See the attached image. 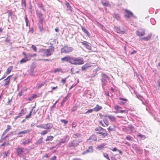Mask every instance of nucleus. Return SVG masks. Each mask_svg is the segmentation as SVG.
<instances>
[{
    "label": "nucleus",
    "mask_w": 160,
    "mask_h": 160,
    "mask_svg": "<svg viewBox=\"0 0 160 160\" xmlns=\"http://www.w3.org/2000/svg\"><path fill=\"white\" fill-rule=\"evenodd\" d=\"M60 121L62 122L64 124H67L68 122V121L67 120L64 119H61Z\"/></svg>",
    "instance_id": "obj_52"
},
{
    "label": "nucleus",
    "mask_w": 160,
    "mask_h": 160,
    "mask_svg": "<svg viewBox=\"0 0 160 160\" xmlns=\"http://www.w3.org/2000/svg\"><path fill=\"white\" fill-rule=\"evenodd\" d=\"M108 129L109 132L112 131H114L116 130V127L114 125L110 126L108 128Z\"/></svg>",
    "instance_id": "obj_21"
},
{
    "label": "nucleus",
    "mask_w": 160,
    "mask_h": 160,
    "mask_svg": "<svg viewBox=\"0 0 160 160\" xmlns=\"http://www.w3.org/2000/svg\"><path fill=\"white\" fill-rule=\"evenodd\" d=\"M136 34L139 37L143 36L145 34V30L143 29H139L137 31Z\"/></svg>",
    "instance_id": "obj_9"
},
{
    "label": "nucleus",
    "mask_w": 160,
    "mask_h": 160,
    "mask_svg": "<svg viewBox=\"0 0 160 160\" xmlns=\"http://www.w3.org/2000/svg\"><path fill=\"white\" fill-rule=\"evenodd\" d=\"M75 58L74 57H70V60H69V62L72 64L75 65Z\"/></svg>",
    "instance_id": "obj_23"
},
{
    "label": "nucleus",
    "mask_w": 160,
    "mask_h": 160,
    "mask_svg": "<svg viewBox=\"0 0 160 160\" xmlns=\"http://www.w3.org/2000/svg\"><path fill=\"white\" fill-rule=\"evenodd\" d=\"M133 148L135 150L138 152L140 154H142V150L136 146H133Z\"/></svg>",
    "instance_id": "obj_29"
},
{
    "label": "nucleus",
    "mask_w": 160,
    "mask_h": 160,
    "mask_svg": "<svg viewBox=\"0 0 160 160\" xmlns=\"http://www.w3.org/2000/svg\"><path fill=\"white\" fill-rule=\"evenodd\" d=\"M32 109L29 112V113L28 115H26L25 117V118L27 119L31 117L32 113Z\"/></svg>",
    "instance_id": "obj_44"
},
{
    "label": "nucleus",
    "mask_w": 160,
    "mask_h": 160,
    "mask_svg": "<svg viewBox=\"0 0 160 160\" xmlns=\"http://www.w3.org/2000/svg\"><path fill=\"white\" fill-rule=\"evenodd\" d=\"M7 74H6V73L2 77V78L0 79V80H2V79L5 78L6 77H7Z\"/></svg>",
    "instance_id": "obj_62"
},
{
    "label": "nucleus",
    "mask_w": 160,
    "mask_h": 160,
    "mask_svg": "<svg viewBox=\"0 0 160 160\" xmlns=\"http://www.w3.org/2000/svg\"><path fill=\"white\" fill-rule=\"evenodd\" d=\"M104 130V129L103 128H102L101 127H99L96 128L95 129V130L96 131H100V130Z\"/></svg>",
    "instance_id": "obj_46"
},
{
    "label": "nucleus",
    "mask_w": 160,
    "mask_h": 160,
    "mask_svg": "<svg viewBox=\"0 0 160 160\" xmlns=\"http://www.w3.org/2000/svg\"><path fill=\"white\" fill-rule=\"evenodd\" d=\"M70 95V94H68V95L66 96L62 100L61 102V104L62 105L63 103H64L67 100L69 97H70L69 95Z\"/></svg>",
    "instance_id": "obj_22"
},
{
    "label": "nucleus",
    "mask_w": 160,
    "mask_h": 160,
    "mask_svg": "<svg viewBox=\"0 0 160 160\" xmlns=\"http://www.w3.org/2000/svg\"><path fill=\"white\" fill-rule=\"evenodd\" d=\"M128 111L127 110H120L118 111V112H119L121 113H123L124 112L127 113Z\"/></svg>",
    "instance_id": "obj_49"
},
{
    "label": "nucleus",
    "mask_w": 160,
    "mask_h": 160,
    "mask_svg": "<svg viewBox=\"0 0 160 160\" xmlns=\"http://www.w3.org/2000/svg\"><path fill=\"white\" fill-rule=\"evenodd\" d=\"M104 123L107 126H108L109 124V123L106 118H104L103 119Z\"/></svg>",
    "instance_id": "obj_42"
},
{
    "label": "nucleus",
    "mask_w": 160,
    "mask_h": 160,
    "mask_svg": "<svg viewBox=\"0 0 160 160\" xmlns=\"http://www.w3.org/2000/svg\"><path fill=\"white\" fill-rule=\"evenodd\" d=\"M23 90H21L18 93V95L19 97H21L22 95V93L23 92Z\"/></svg>",
    "instance_id": "obj_63"
},
{
    "label": "nucleus",
    "mask_w": 160,
    "mask_h": 160,
    "mask_svg": "<svg viewBox=\"0 0 160 160\" xmlns=\"http://www.w3.org/2000/svg\"><path fill=\"white\" fill-rule=\"evenodd\" d=\"M49 132L47 130H44L42 131L41 132V134L42 135H44L47 134L48 132Z\"/></svg>",
    "instance_id": "obj_36"
},
{
    "label": "nucleus",
    "mask_w": 160,
    "mask_h": 160,
    "mask_svg": "<svg viewBox=\"0 0 160 160\" xmlns=\"http://www.w3.org/2000/svg\"><path fill=\"white\" fill-rule=\"evenodd\" d=\"M11 129V126L10 125H8L7 128V129H6L3 132L2 136H3L8 131H9Z\"/></svg>",
    "instance_id": "obj_26"
},
{
    "label": "nucleus",
    "mask_w": 160,
    "mask_h": 160,
    "mask_svg": "<svg viewBox=\"0 0 160 160\" xmlns=\"http://www.w3.org/2000/svg\"><path fill=\"white\" fill-rule=\"evenodd\" d=\"M81 43L88 50H90L91 49V44L90 43L86 41L81 42Z\"/></svg>",
    "instance_id": "obj_10"
},
{
    "label": "nucleus",
    "mask_w": 160,
    "mask_h": 160,
    "mask_svg": "<svg viewBox=\"0 0 160 160\" xmlns=\"http://www.w3.org/2000/svg\"><path fill=\"white\" fill-rule=\"evenodd\" d=\"M73 50V48L68 46H65L61 49V53H69L72 52Z\"/></svg>",
    "instance_id": "obj_5"
},
{
    "label": "nucleus",
    "mask_w": 160,
    "mask_h": 160,
    "mask_svg": "<svg viewBox=\"0 0 160 160\" xmlns=\"http://www.w3.org/2000/svg\"><path fill=\"white\" fill-rule=\"evenodd\" d=\"M102 108V107L99 106L98 105H97L93 109L94 111L97 112L101 109Z\"/></svg>",
    "instance_id": "obj_19"
},
{
    "label": "nucleus",
    "mask_w": 160,
    "mask_h": 160,
    "mask_svg": "<svg viewBox=\"0 0 160 160\" xmlns=\"http://www.w3.org/2000/svg\"><path fill=\"white\" fill-rule=\"evenodd\" d=\"M116 32L119 33H124L125 32V31L121 30L119 28H115Z\"/></svg>",
    "instance_id": "obj_25"
},
{
    "label": "nucleus",
    "mask_w": 160,
    "mask_h": 160,
    "mask_svg": "<svg viewBox=\"0 0 160 160\" xmlns=\"http://www.w3.org/2000/svg\"><path fill=\"white\" fill-rule=\"evenodd\" d=\"M81 136V134L79 133H76L75 134H74L72 136V138H77L79 137H80Z\"/></svg>",
    "instance_id": "obj_30"
},
{
    "label": "nucleus",
    "mask_w": 160,
    "mask_h": 160,
    "mask_svg": "<svg viewBox=\"0 0 160 160\" xmlns=\"http://www.w3.org/2000/svg\"><path fill=\"white\" fill-rule=\"evenodd\" d=\"M17 152L18 155L20 156L23 152V148H18L17 149Z\"/></svg>",
    "instance_id": "obj_17"
},
{
    "label": "nucleus",
    "mask_w": 160,
    "mask_h": 160,
    "mask_svg": "<svg viewBox=\"0 0 160 160\" xmlns=\"http://www.w3.org/2000/svg\"><path fill=\"white\" fill-rule=\"evenodd\" d=\"M70 57L67 55L64 57L62 58H61V60L62 61H66V62H68L69 61V60H70Z\"/></svg>",
    "instance_id": "obj_20"
},
{
    "label": "nucleus",
    "mask_w": 160,
    "mask_h": 160,
    "mask_svg": "<svg viewBox=\"0 0 160 160\" xmlns=\"http://www.w3.org/2000/svg\"><path fill=\"white\" fill-rule=\"evenodd\" d=\"M38 6L41 9L44 10L43 8V5L42 4H38Z\"/></svg>",
    "instance_id": "obj_55"
},
{
    "label": "nucleus",
    "mask_w": 160,
    "mask_h": 160,
    "mask_svg": "<svg viewBox=\"0 0 160 160\" xmlns=\"http://www.w3.org/2000/svg\"><path fill=\"white\" fill-rule=\"evenodd\" d=\"M62 70L61 69L59 68H57L55 69L54 71H53V72L55 73H56L57 72H61Z\"/></svg>",
    "instance_id": "obj_43"
},
{
    "label": "nucleus",
    "mask_w": 160,
    "mask_h": 160,
    "mask_svg": "<svg viewBox=\"0 0 160 160\" xmlns=\"http://www.w3.org/2000/svg\"><path fill=\"white\" fill-rule=\"evenodd\" d=\"M9 151L3 152L2 153V154H3V158H6L9 154Z\"/></svg>",
    "instance_id": "obj_37"
},
{
    "label": "nucleus",
    "mask_w": 160,
    "mask_h": 160,
    "mask_svg": "<svg viewBox=\"0 0 160 160\" xmlns=\"http://www.w3.org/2000/svg\"><path fill=\"white\" fill-rule=\"evenodd\" d=\"M51 50L48 49H42L40 50L41 54L42 56L48 57L52 55L54 51V48L52 46H51Z\"/></svg>",
    "instance_id": "obj_1"
},
{
    "label": "nucleus",
    "mask_w": 160,
    "mask_h": 160,
    "mask_svg": "<svg viewBox=\"0 0 160 160\" xmlns=\"http://www.w3.org/2000/svg\"><path fill=\"white\" fill-rule=\"evenodd\" d=\"M102 78L101 81L102 83V88H104V87L106 85L107 82V80H109L110 78L105 74L102 73L101 75Z\"/></svg>",
    "instance_id": "obj_4"
},
{
    "label": "nucleus",
    "mask_w": 160,
    "mask_h": 160,
    "mask_svg": "<svg viewBox=\"0 0 160 160\" xmlns=\"http://www.w3.org/2000/svg\"><path fill=\"white\" fill-rule=\"evenodd\" d=\"M90 67L89 63H87L83 65L82 67V69L83 71H85L87 70L88 68Z\"/></svg>",
    "instance_id": "obj_18"
},
{
    "label": "nucleus",
    "mask_w": 160,
    "mask_h": 160,
    "mask_svg": "<svg viewBox=\"0 0 160 160\" xmlns=\"http://www.w3.org/2000/svg\"><path fill=\"white\" fill-rule=\"evenodd\" d=\"M69 139V137L68 135H66L64 136L63 138H62L61 139L60 141L59 142V143L58 144V146H59L62 143H64L66 142H68Z\"/></svg>",
    "instance_id": "obj_7"
},
{
    "label": "nucleus",
    "mask_w": 160,
    "mask_h": 160,
    "mask_svg": "<svg viewBox=\"0 0 160 160\" xmlns=\"http://www.w3.org/2000/svg\"><path fill=\"white\" fill-rule=\"evenodd\" d=\"M75 65H81L84 63V61L82 58L78 57L75 58Z\"/></svg>",
    "instance_id": "obj_8"
},
{
    "label": "nucleus",
    "mask_w": 160,
    "mask_h": 160,
    "mask_svg": "<svg viewBox=\"0 0 160 160\" xmlns=\"http://www.w3.org/2000/svg\"><path fill=\"white\" fill-rule=\"evenodd\" d=\"M29 130L22 131L19 132L17 134L18 135H20L21 134H25V133L28 132H29Z\"/></svg>",
    "instance_id": "obj_34"
},
{
    "label": "nucleus",
    "mask_w": 160,
    "mask_h": 160,
    "mask_svg": "<svg viewBox=\"0 0 160 160\" xmlns=\"http://www.w3.org/2000/svg\"><path fill=\"white\" fill-rule=\"evenodd\" d=\"M34 69L33 68H31L30 70V74L31 75H32L34 72Z\"/></svg>",
    "instance_id": "obj_56"
},
{
    "label": "nucleus",
    "mask_w": 160,
    "mask_h": 160,
    "mask_svg": "<svg viewBox=\"0 0 160 160\" xmlns=\"http://www.w3.org/2000/svg\"><path fill=\"white\" fill-rule=\"evenodd\" d=\"M103 156L104 157L108 159V160H110V158L108 157V154L106 153H104L103 154Z\"/></svg>",
    "instance_id": "obj_53"
},
{
    "label": "nucleus",
    "mask_w": 160,
    "mask_h": 160,
    "mask_svg": "<svg viewBox=\"0 0 160 160\" xmlns=\"http://www.w3.org/2000/svg\"><path fill=\"white\" fill-rule=\"evenodd\" d=\"M53 125L51 123L42 124L36 126L37 128L45 129L49 132L50 131V130L53 127Z\"/></svg>",
    "instance_id": "obj_2"
},
{
    "label": "nucleus",
    "mask_w": 160,
    "mask_h": 160,
    "mask_svg": "<svg viewBox=\"0 0 160 160\" xmlns=\"http://www.w3.org/2000/svg\"><path fill=\"white\" fill-rule=\"evenodd\" d=\"M10 40L8 38H7L5 40V42H6L10 43Z\"/></svg>",
    "instance_id": "obj_60"
},
{
    "label": "nucleus",
    "mask_w": 160,
    "mask_h": 160,
    "mask_svg": "<svg viewBox=\"0 0 160 160\" xmlns=\"http://www.w3.org/2000/svg\"><path fill=\"white\" fill-rule=\"evenodd\" d=\"M28 61V59H27L24 57L23 58H22L20 61V64H22L26 62H27Z\"/></svg>",
    "instance_id": "obj_27"
},
{
    "label": "nucleus",
    "mask_w": 160,
    "mask_h": 160,
    "mask_svg": "<svg viewBox=\"0 0 160 160\" xmlns=\"http://www.w3.org/2000/svg\"><path fill=\"white\" fill-rule=\"evenodd\" d=\"M96 133L101 134L102 136V137L104 138L108 135V133L107 132H96Z\"/></svg>",
    "instance_id": "obj_24"
},
{
    "label": "nucleus",
    "mask_w": 160,
    "mask_h": 160,
    "mask_svg": "<svg viewBox=\"0 0 160 160\" xmlns=\"http://www.w3.org/2000/svg\"><path fill=\"white\" fill-rule=\"evenodd\" d=\"M125 11L127 13V14L124 15L125 17L129 18L130 17L133 16V13L131 11L127 9H125Z\"/></svg>",
    "instance_id": "obj_11"
},
{
    "label": "nucleus",
    "mask_w": 160,
    "mask_h": 160,
    "mask_svg": "<svg viewBox=\"0 0 160 160\" xmlns=\"http://www.w3.org/2000/svg\"><path fill=\"white\" fill-rule=\"evenodd\" d=\"M114 108L115 109L118 110L119 108H121V107L117 105L114 107Z\"/></svg>",
    "instance_id": "obj_57"
},
{
    "label": "nucleus",
    "mask_w": 160,
    "mask_h": 160,
    "mask_svg": "<svg viewBox=\"0 0 160 160\" xmlns=\"http://www.w3.org/2000/svg\"><path fill=\"white\" fill-rule=\"evenodd\" d=\"M56 158V157L55 156H54L52 157L50 159V160H55Z\"/></svg>",
    "instance_id": "obj_64"
},
{
    "label": "nucleus",
    "mask_w": 160,
    "mask_h": 160,
    "mask_svg": "<svg viewBox=\"0 0 160 160\" xmlns=\"http://www.w3.org/2000/svg\"><path fill=\"white\" fill-rule=\"evenodd\" d=\"M138 137H140V138L144 139L146 138V137L144 135H141V134H138Z\"/></svg>",
    "instance_id": "obj_50"
},
{
    "label": "nucleus",
    "mask_w": 160,
    "mask_h": 160,
    "mask_svg": "<svg viewBox=\"0 0 160 160\" xmlns=\"http://www.w3.org/2000/svg\"><path fill=\"white\" fill-rule=\"evenodd\" d=\"M12 68V66H11L8 68L6 72V74H8L11 72Z\"/></svg>",
    "instance_id": "obj_28"
},
{
    "label": "nucleus",
    "mask_w": 160,
    "mask_h": 160,
    "mask_svg": "<svg viewBox=\"0 0 160 160\" xmlns=\"http://www.w3.org/2000/svg\"><path fill=\"white\" fill-rule=\"evenodd\" d=\"M102 5L105 6H109V4L108 2H102Z\"/></svg>",
    "instance_id": "obj_47"
},
{
    "label": "nucleus",
    "mask_w": 160,
    "mask_h": 160,
    "mask_svg": "<svg viewBox=\"0 0 160 160\" xmlns=\"http://www.w3.org/2000/svg\"><path fill=\"white\" fill-rule=\"evenodd\" d=\"M152 35V33H149L147 37L141 38H140L141 40H144V41H148L149 40L151 37Z\"/></svg>",
    "instance_id": "obj_14"
},
{
    "label": "nucleus",
    "mask_w": 160,
    "mask_h": 160,
    "mask_svg": "<svg viewBox=\"0 0 160 160\" xmlns=\"http://www.w3.org/2000/svg\"><path fill=\"white\" fill-rule=\"evenodd\" d=\"M81 142V141L79 140H76L74 139L69 142L68 143V146L70 148L77 147L79 145V143Z\"/></svg>",
    "instance_id": "obj_3"
},
{
    "label": "nucleus",
    "mask_w": 160,
    "mask_h": 160,
    "mask_svg": "<svg viewBox=\"0 0 160 160\" xmlns=\"http://www.w3.org/2000/svg\"><path fill=\"white\" fill-rule=\"evenodd\" d=\"M106 117L108 118L109 120L112 122H116L115 118L112 115H107Z\"/></svg>",
    "instance_id": "obj_13"
},
{
    "label": "nucleus",
    "mask_w": 160,
    "mask_h": 160,
    "mask_svg": "<svg viewBox=\"0 0 160 160\" xmlns=\"http://www.w3.org/2000/svg\"><path fill=\"white\" fill-rule=\"evenodd\" d=\"M106 145L105 144H102L101 145H99V146L97 147V148H98L99 150H101L102 149L104 146Z\"/></svg>",
    "instance_id": "obj_40"
},
{
    "label": "nucleus",
    "mask_w": 160,
    "mask_h": 160,
    "mask_svg": "<svg viewBox=\"0 0 160 160\" xmlns=\"http://www.w3.org/2000/svg\"><path fill=\"white\" fill-rule=\"evenodd\" d=\"M93 111H94L93 109L88 110L85 113L87 114L88 113H90L92 112Z\"/></svg>",
    "instance_id": "obj_51"
},
{
    "label": "nucleus",
    "mask_w": 160,
    "mask_h": 160,
    "mask_svg": "<svg viewBox=\"0 0 160 160\" xmlns=\"http://www.w3.org/2000/svg\"><path fill=\"white\" fill-rule=\"evenodd\" d=\"M46 83V81H44L41 83L39 84L38 87V88H40L42 86H44Z\"/></svg>",
    "instance_id": "obj_41"
},
{
    "label": "nucleus",
    "mask_w": 160,
    "mask_h": 160,
    "mask_svg": "<svg viewBox=\"0 0 160 160\" xmlns=\"http://www.w3.org/2000/svg\"><path fill=\"white\" fill-rule=\"evenodd\" d=\"M36 12L37 16L38 18V22H43L44 18L43 17V15L41 13V12L38 10H37L36 11Z\"/></svg>",
    "instance_id": "obj_6"
},
{
    "label": "nucleus",
    "mask_w": 160,
    "mask_h": 160,
    "mask_svg": "<svg viewBox=\"0 0 160 160\" xmlns=\"http://www.w3.org/2000/svg\"><path fill=\"white\" fill-rule=\"evenodd\" d=\"M43 142L42 138L41 137L39 140L36 142V144L37 145H39Z\"/></svg>",
    "instance_id": "obj_33"
},
{
    "label": "nucleus",
    "mask_w": 160,
    "mask_h": 160,
    "mask_svg": "<svg viewBox=\"0 0 160 160\" xmlns=\"http://www.w3.org/2000/svg\"><path fill=\"white\" fill-rule=\"evenodd\" d=\"M131 138L130 136H127L126 138V139L128 140H131Z\"/></svg>",
    "instance_id": "obj_61"
},
{
    "label": "nucleus",
    "mask_w": 160,
    "mask_h": 160,
    "mask_svg": "<svg viewBox=\"0 0 160 160\" xmlns=\"http://www.w3.org/2000/svg\"><path fill=\"white\" fill-rule=\"evenodd\" d=\"M65 5L66 6L68 10L71 11H72V7L70 5V4L69 3H68V2H66Z\"/></svg>",
    "instance_id": "obj_31"
},
{
    "label": "nucleus",
    "mask_w": 160,
    "mask_h": 160,
    "mask_svg": "<svg viewBox=\"0 0 160 160\" xmlns=\"http://www.w3.org/2000/svg\"><path fill=\"white\" fill-rule=\"evenodd\" d=\"M26 112V109H22L21 110L20 112L18 115L21 117V116H23V115L25 114Z\"/></svg>",
    "instance_id": "obj_16"
},
{
    "label": "nucleus",
    "mask_w": 160,
    "mask_h": 160,
    "mask_svg": "<svg viewBox=\"0 0 160 160\" xmlns=\"http://www.w3.org/2000/svg\"><path fill=\"white\" fill-rule=\"evenodd\" d=\"M113 17L118 20H119L120 19V17L118 14L114 13Z\"/></svg>",
    "instance_id": "obj_38"
},
{
    "label": "nucleus",
    "mask_w": 160,
    "mask_h": 160,
    "mask_svg": "<svg viewBox=\"0 0 160 160\" xmlns=\"http://www.w3.org/2000/svg\"><path fill=\"white\" fill-rule=\"evenodd\" d=\"M53 137L51 136H48L46 139L45 141L47 142L49 141H52L53 139Z\"/></svg>",
    "instance_id": "obj_32"
},
{
    "label": "nucleus",
    "mask_w": 160,
    "mask_h": 160,
    "mask_svg": "<svg viewBox=\"0 0 160 160\" xmlns=\"http://www.w3.org/2000/svg\"><path fill=\"white\" fill-rule=\"evenodd\" d=\"M137 96L138 98V99H139L141 101L142 100L143 98L142 97V96H141V95H137Z\"/></svg>",
    "instance_id": "obj_59"
},
{
    "label": "nucleus",
    "mask_w": 160,
    "mask_h": 160,
    "mask_svg": "<svg viewBox=\"0 0 160 160\" xmlns=\"http://www.w3.org/2000/svg\"><path fill=\"white\" fill-rule=\"evenodd\" d=\"M30 142V139H28L27 140H26L24 141V142H23L22 143V144L24 145H25L26 144H28Z\"/></svg>",
    "instance_id": "obj_45"
},
{
    "label": "nucleus",
    "mask_w": 160,
    "mask_h": 160,
    "mask_svg": "<svg viewBox=\"0 0 160 160\" xmlns=\"http://www.w3.org/2000/svg\"><path fill=\"white\" fill-rule=\"evenodd\" d=\"M93 148L92 146H90L88 149H87L86 150L84 151L82 153V154L84 155L85 154L88 153H91L93 152Z\"/></svg>",
    "instance_id": "obj_12"
},
{
    "label": "nucleus",
    "mask_w": 160,
    "mask_h": 160,
    "mask_svg": "<svg viewBox=\"0 0 160 160\" xmlns=\"http://www.w3.org/2000/svg\"><path fill=\"white\" fill-rule=\"evenodd\" d=\"M110 149L113 151H118V149L116 147H115L113 148H110Z\"/></svg>",
    "instance_id": "obj_58"
},
{
    "label": "nucleus",
    "mask_w": 160,
    "mask_h": 160,
    "mask_svg": "<svg viewBox=\"0 0 160 160\" xmlns=\"http://www.w3.org/2000/svg\"><path fill=\"white\" fill-rule=\"evenodd\" d=\"M43 22H38V25L39 27V29L41 32H42L43 30Z\"/></svg>",
    "instance_id": "obj_15"
},
{
    "label": "nucleus",
    "mask_w": 160,
    "mask_h": 160,
    "mask_svg": "<svg viewBox=\"0 0 160 160\" xmlns=\"http://www.w3.org/2000/svg\"><path fill=\"white\" fill-rule=\"evenodd\" d=\"M82 31L86 34H87V35H88V36H89V33L88 31V30L86 29L84 27H82Z\"/></svg>",
    "instance_id": "obj_35"
},
{
    "label": "nucleus",
    "mask_w": 160,
    "mask_h": 160,
    "mask_svg": "<svg viewBox=\"0 0 160 160\" xmlns=\"http://www.w3.org/2000/svg\"><path fill=\"white\" fill-rule=\"evenodd\" d=\"M31 48L35 52H37V48L35 46L32 45V46Z\"/></svg>",
    "instance_id": "obj_48"
},
{
    "label": "nucleus",
    "mask_w": 160,
    "mask_h": 160,
    "mask_svg": "<svg viewBox=\"0 0 160 160\" xmlns=\"http://www.w3.org/2000/svg\"><path fill=\"white\" fill-rule=\"evenodd\" d=\"M33 55L30 54H27L26 56L25 57L27 59H28V61L31 59V57H33Z\"/></svg>",
    "instance_id": "obj_39"
},
{
    "label": "nucleus",
    "mask_w": 160,
    "mask_h": 160,
    "mask_svg": "<svg viewBox=\"0 0 160 160\" xmlns=\"http://www.w3.org/2000/svg\"><path fill=\"white\" fill-rule=\"evenodd\" d=\"M5 81L6 82L4 85V86H7L9 84L10 81L9 80H6Z\"/></svg>",
    "instance_id": "obj_54"
}]
</instances>
